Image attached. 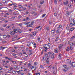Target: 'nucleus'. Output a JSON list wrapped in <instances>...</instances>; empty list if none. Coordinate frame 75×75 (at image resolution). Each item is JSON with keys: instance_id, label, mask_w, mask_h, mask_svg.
Segmentation results:
<instances>
[{"instance_id": "obj_1", "label": "nucleus", "mask_w": 75, "mask_h": 75, "mask_svg": "<svg viewBox=\"0 0 75 75\" xmlns=\"http://www.w3.org/2000/svg\"><path fill=\"white\" fill-rule=\"evenodd\" d=\"M18 29H14L13 30V32L12 33V35H14L15 34V33H18Z\"/></svg>"}, {"instance_id": "obj_2", "label": "nucleus", "mask_w": 75, "mask_h": 75, "mask_svg": "<svg viewBox=\"0 0 75 75\" xmlns=\"http://www.w3.org/2000/svg\"><path fill=\"white\" fill-rule=\"evenodd\" d=\"M30 68H31V69H33V70H34V71H35L37 68V66H31Z\"/></svg>"}, {"instance_id": "obj_3", "label": "nucleus", "mask_w": 75, "mask_h": 75, "mask_svg": "<svg viewBox=\"0 0 75 75\" xmlns=\"http://www.w3.org/2000/svg\"><path fill=\"white\" fill-rule=\"evenodd\" d=\"M45 57H47V60H48V59H49L51 57V56H50V55H49V57L48 56V54H46L45 55Z\"/></svg>"}, {"instance_id": "obj_4", "label": "nucleus", "mask_w": 75, "mask_h": 75, "mask_svg": "<svg viewBox=\"0 0 75 75\" xmlns=\"http://www.w3.org/2000/svg\"><path fill=\"white\" fill-rule=\"evenodd\" d=\"M34 23V21H32L31 22V24H29V27H32V25H33V24Z\"/></svg>"}, {"instance_id": "obj_5", "label": "nucleus", "mask_w": 75, "mask_h": 75, "mask_svg": "<svg viewBox=\"0 0 75 75\" xmlns=\"http://www.w3.org/2000/svg\"><path fill=\"white\" fill-rule=\"evenodd\" d=\"M75 43L74 42H73L72 43H70V46H74V45H75Z\"/></svg>"}, {"instance_id": "obj_6", "label": "nucleus", "mask_w": 75, "mask_h": 75, "mask_svg": "<svg viewBox=\"0 0 75 75\" xmlns=\"http://www.w3.org/2000/svg\"><path fill=\"white\" fill-rule=\"evenodd\" d=\"M51 54L52 55L51 56L52 58V59H54V58H55L54 57V56L55 55L54 54V53H52Z\"/></svg>"}, {"instance_id": "obj_7", "label": "nucleus", "mask_w": 75, "mask_h": 75, "mask_svg": "<svg viewBox=\"0 0 75 75\" xmlns=\"http://www.w3.org/2000/svg\"><path fill=\"white\" fill-rule=\"evenodd\" d=\"M62 44H60L59 46V50H61V49L62 48Z\"/></svg>"}, {"instance_id": "obj_8", "label": "nucleus", "mask_w": 75, "mask_h": 75, "mask_svg": "<svg viewBox=\"0 0 75 75\" xmlns=\"http://www.w3.org/2000/svg\"><path fill=\"white\" fill-rule=\"evenodd\" d=\"M64 67L65 68L66 70L68 71V69L67 68V66H66V65H64Z\"/></svg>"}, {"instance_id": "obj_9", "label": "nucleus", "mask_w": 75, "mask_h": 75, "mask_svg": "<svg viewBox=\"0 0 75 75\" xmlns=\"http://www.w3.org/2000/svg\"><path fill=\"white\" fill-rule=\"evenodd\" d=\"M75 25V23L74 24H72V23H71L69 25L70 27H72L73 25Z\"/></svg>"}, {"instance_id": "obj_10", "label": "nucleus", "mask_w": 75, "mask_h": 75, "mask_svg": "<svg viewBox=\"0 0 75 75\" xmlns=\"http://www.w3.org/2000/svg\"><path fill=\"white\" fill-rule=\"evenodd\" d=\"M72 66L73 67H75V62H72Z\"/></svg>"}, {"instance_id": "obj_11", "label": "nucleus", "mask_w": 75, "mask_h": 75, "mask_svg": "<svg viewBox=\"0 0 75 75\" xmlns=\"http://www.w3.org/2000/svg\"><path fill=\"white\" fill-rule=\"evenodd\" d=\"M47 45L49 47L47 48V49H49L50 48V45H51V44L50 43H48Z\"/></svg>"}, {"instance_id": "obj_12", "label": "nucleus", "mask_w": 75, "mask_h": 75, "mask_svg": "<svg viewBox=\"0 0 75 75\" xmlns=\"http://www.w3.org/2000/svg\"><path fill=\"white\" fill-rule=\"evenodd\" d=\"M61 27H62L61 25H59V27H58V29L59 30L60 28H61Z\"/></svg>"}, {"instance_id": "obj_13", "label": "nucleus", "mask_w": 75, "mask_h": 75, "mask_svg": "<svg viewBox=\"0 0 75 75\" xmlns=\"http://www.w3.org/2000/svg\"><path fill=\"white\" fill-rule=\"evenodd\" d=\"M44 48H45V49L46 50H45V52L47 51V49H48V48H47V47H45V46H44L43 47Z\"/></svg>"}, {"instance_id": "obj_14", "label": "nucleus", "mask_w": 75, "mask_h": 75, "mask_svg": "<svg viewBox=\"0 0 75 75\" xmlns=\"http://www.w3.org/2000/svg\"><path fill=\"white\" fill-rule=\"evenodd\" d=\"M74 29H75V28H72L70 29V31H73Z\"/></svg>"}, {"instance_id": "obj_15", "label": "nucleus", "mask_w": 75, "mask_h": 75, "mask_svg": "<svg viewBox=\"0 0 75 75\" xmlns=\"http://www.w3.org/2000/svg\"><path fill=\"white\" fill-rule=\"evenodd\" d=\"M33 44L34 45V47L35 48L36 47V44H35V42H33Z\"/></svg>"}, {"instance_id": "obj_16", "label": "nucleus", "mask_w": 75, "mask_h": 75, "mask_svg": "<svg viewBox=\"0 0 75 75\" xmlns=\"http://www.w3.org/2000/svg\"><path fill=\"white\" fill-rule=\"evenodd\" d=\"M18 24L19 26H21V27H23V26H22V25H23V23H20Z\"/></svg>"}, {"instance_id": "obj_17", "label": "nucleus", "mask_w": 75, "mask_h": 75, "mask_svg": "<svg viewBox=\"0 0 75 75\" xmlns=\"http://www.w3.org/2000/svg\"><path fill=\"white\" fill-rule=\"evenodd\" d=\"M3 38H6V37H7V36L5 35H3Z\"/></svg>"}, {"instance_id": "obj_18", "label": "nucleus", "mask_w": 75, "mask_h": 75, "mask_svg": "<svg viewBox=\"0 0 75 75\" xmlns=\"http://www.w3.org/2000/svg\"><path fill=\"white\" fill-rule=\"evenodd\" d=\"M66 50L67 51H69V46L68 47Z\"/></svg>"}, {"instance_id": "obj_19", "label": "nucleus", "mask_w": 75, "mask_h": 75, "mask_svg": "<svg viewBox=\"0 0 75 75\" xmlns=\"http://www.w3.org/2000/svg\"><path fill=\"white\" fill-rule=\"evenodd\" d=\"M40 2L41 4H42L44 3V1H42V2L41 1Z\"/></svg>"}, {"instance_id": "obj_20", "label": "nucleus", "mask_w": 75, "mask_h": 75, "mask_svg": "<svg viewBox=\"0 0 75 75\" xmlns=\"http://www.w3.org/2000/svg\"><path fill=\"white\" fill-rule=\"evenodd\" d=\"M24 24H25V25H28V23H27V22H26L24 23Z\"/></svg>"}, {"instance_id": "obj_21", "label": "nucleus", "mask_w": 75, "mask_h": 75, "mask_svg": "<svg viewBox=\"0 0 75 75\" xmlns=\"http://www.w3.org/2000/svg\"><path fill=\"white\" fill-rule=\"evenodd\" d=\"M18 6H19V8H23V6H21V5H19Z\"/></svg>"}, {"instance_id": "obj_22", "label": "nucleus", "mask_w": 75, "mask_h": 75, "mask_svg": "<svg viewBox=\"0 0 75 75\" xmlns=\"http://www.w3.org/2000/svg\"><path fill=\"white\" fill-rule=\"evenodd\" d=\"M51 65H52L51 64L50 65V66H47V67H47V68H51V67H50Z\"/></svg>"}, {"instance_id": "obj_23", "label": "nucleus", "mask_w": 75, "mask_h": 75, "mask_svg": "<svg viewBox=\"0 0 75 75\" xmlns=\"http://www.w3.org/2000/svg\"><path fill=\"white\" fill-rule=\"evenodd\" d=\"M35 75H40V73H37L36 74H35Z\"/></svg>"}, {"instance_id": "obj_24", "label": "nucleus", "mask_w": 75, "mask_h": 75, "mask_svg": "<svg viewBox=\"0 0 75 75\" xmlns=\"http://www.w3.org/2000/svg\"><path fill=\"white\" fill-rule=\"evenodd\" d=\"M54 32H55V30H52L51 31V33H54Z\"/></svg>"}, {"instance_id": "obj_25", "label": "nucleus", "mask_w": 75, "mask_h": 75, "mask_svg": "<svg viewBox=\"0 0 75 75\" xmlns=\"http://www.w3.org/2000/svg\"><path fill=\"white\" fill-rule=\"evenodd\" d=\"M54 51L55 52V53H57V52H57V51H58V50H54Z\"/></svg>"}, {"instance_id": "obj_26", "label": "nucleus", "mask_w": 75, "mask_h": 75, "mask_svg": "<svg viewBox=\"0 0 75 75\" xmlns=\"http://www.w3.org/2000/svg\"><path fill=\"white\" fill-rule=\"evenodd\" d=\"M11 2H12V4H9V6H12V5H13V2L11 1Z\"/></svg>"}, {"instance_id": "obj_27", "label": "nucleus", "mask_w": 75, "mask_h": 75, "mask_svg": "<svg viewBox=\"0 0 75 75\" xmlns=\"http://www.w3.org/2000/svg\"><path fill=\"white\" fill-rule=\"evenodd\" d=\"M67 15H69V12L68 11L67 12Z\"/></svg>"}, {"instance_id": "obj_28", "label": "nucleus", "mask_w": 75, "mask_h": 75, "mask_svg": "<svg viewBox=\"0 0 75 75\" xmlns=\"http://www.w3.org/2000/svg\"><path fill=\"white\" fill-rule=\"evenodd\" d=\"M72 46H70V50H72L73 49V47H72Z\"/></svg>"}, {"instance_id": "obj_29", "label": "nucleus", "mask_w": 75, "mask_h": 75, "mask_svg": "<svg viewBox=\"0 0 75 75\" xmlns=\"http://www.w3.org/2000/svg\"><path fill=\"white\" fill-rule=\"evenodd\" d=\"M69 20L70 21H72V18H69Z\"/></svg>"}, {"instance_id": "obj_30", "label": "nucleus", "mask_w": 75, "mask_h": 75, "mask_svg": "<svg viewBox=\"0 0 75 75\" xmlns=\"http://www.w3.org/2000/svg\"><path fill=\"white\" fill-rule=\"evenodd\" d=\"M6 37H8V38H9V37H10V35H8L6 36Z\"/></svg>"}, {"instance_id": "obj_31", "label": "nucleus", "mask_w": 75, "mask_h": 75, "mask_svg": "<svg viewBox=\"0 0 75 75\" xmlns=\"http://www.w3.org/2000/svg\"><path fill=\"white\" fill-rule=\"evenodd\" d=\"M25 20H26V21H27V20H29V18H28V17H27V18H25Z\"/></svg>"}, {"instance_id": "obj_32", "label": "nucleus", "mask_w": 75, "mask_h": 75, "mask_svg": "<svg viewBox=\"0 0 75 75\" xmlns=\"http://www.w3.org/2000/svg\"><path fill=\"white\" fill-rule=\"evenodd\" d=\"M63 71H64V72H66V71L67 70H66V69H63Z\"/></svg>"}, {"instance_id": "obj_33", "label": "nucleus", "mask_w": 75, "mask_h": 75, "mask_svg": "<svg viewBox=\"0 0 75 75\" xmlns=\"http://www.w3.org/2000/svg\"><path fill=\"white\" fill-rule=\"evenodd\" d=\"M13 33V31H10V33L12 35V34Z\"/></svg>"}, {"instance_id": "obj_34", "label": "nucleus", "mask_w": 75, "mask_h": 75, "mask_svg": "<svg viewBox=\"0 0 75 75\" xmlns=\"http://www.w3.org/2000/svg\"><path fill=\"white\" fill-rule=\"evenodd\" d=\"M46 29L47 30H49V29H50V28H49V27H47V28H46Z\"/></svg>"}, {"instance_id": "obj_35", "label": "nucleus", "mask_w": 75, "mask_h": 75, "mask_svg": "<svg viewBox=\"0 0 75 75\" xmlns=\"http://www.w3.org/2000/svg\"><path fill=\"white\" fill-rule=\"evenodd\" d=\"M66 1V3L67 5V6H68L67 5L68 4V1Z\"/></svg>"}, {"instance_id": "obj_36", "label": "nucleus", "mask_w": 75, "mask_h": 75, "mask_svg": "<svg viewBox=\"0 0 75 75\" xmlns=\"http://www.w3.org/2000/svg\"><path fill=\"white\" fill-rule=\"evenodd\" d=\"M12 62H13V64H16V62L15 61H12Z\"/></svg>"}, {"instance_id": "obj_37", "label": "nucleus", "mask_w": 75, "mask_h": 75, "mask_svg": "<svg viewBox=\"0 0 75 75\" xmlns=\"http://www.w3.org/2000/svg\"><path fill=\"white\" fill-rule=\"evenodd\" d=\"M54 3H55V4H57V0H54Z\"/></svg>"}, {"instance_id": "obj_38", "label": "nucleus", "mask_w": 75, "mask_h": 75, "mask_svg": "<svg viewBox=\"0 0 75 75\" xmlns=\"http://www.w3.org/2000/svg\"><path fill=\"white\" fill-rule=\"evenodd\" d=\"M16 72H17V73L18 74H18H20L21 73V72H20V71H16Z\"/></svg>"}, {"instance_id": "obj_39", "label": "nucleus", "mask_w": 75, "mask_h": 75, "mask_svg": "<svg viewBox=\"0 0 75 75\" xmlns=\"http://www.w3.org/2000/svg\"><path fill=\"white\" fill-rule=\"evenodd\" d=\"M37 40L38 41H40V37H38V38Z\"/></svg>"}, {"instance_id": "obj_40", "label": "nucleus", "mask_w": 75, "mask_h": 75, "mask_svg": "<svg viewBox=\"0 0 75 75\" xmlns=\"http://www.w3.org/2000/svg\"><path fill=\"white\" fill-rule=\"evenodd\" d=\"M61 54H59V58H61Z\"/></svg>"}, {"instance_id": "obj_41", "label": "nucleus", "mask_w": 75, "mask_h": 75, "mask_svg": "<svg viewBox=\"0 0 75 75\" xmlns=\"http://www.w3.org/2000/svg\"><path fill=\"white\" fill-rule=\"evenodd\" d=\"M15 18V16L11 18V19H12V20H14V19Z\"/></svg>"}, {"instance_id": "obj_42", "label": "nucleus", "mask_w": 75, "mask_h": 75, "mask_svg": "<svg viewBox=\"0 0 75 75\" xmlns=\"http://www.w3.org/2000/svg\"><path fill=\"white\" fill-rule=\"evenodd\" d=\"M45 15H46V14H44L42 16V17H45Z\"/></svg>"}, {"instance_id": "obj_43", "label": "nucleus", "mask_w": 75, "mask_h": 75, "mask_svg": "<svg viewBox=\"0 0 75 75\" xmlns=\"http://www.w3.org/2000/svg\"><path fill=\"white\" fill-rule=\"evenodd\" d=\"M37 64H38V63L37 62H35V63H34V64L35 65H37Z\"/></svg>"}, {"instance_id": "obj_44", "label": "nucleus", "mask_w": 75, "mask_h": 75, "mask_svg": "<svg viewBox=\"0 0 75 75\" xmlns=\"http://www.w3.org/2000/svg\"><path fill=\"white\" fill-rule=\"evenodd\" d=\"M73 23H74V24H75V20H74V19H73Z\"/></svg>"}, {"instance_id": "obj_45", "label": "nucleus", "mask_w": 75, "mask_h": 75, "mask_svg": "<svg viewBox=\"0 0 75 75\" xmlns=\"http://www.w3.org/2000/svg\"><path fill=\"white\" fill-rule=\"evenodd\" d=\"M17 68V66H14V68H15V69H16Z\"/></svg>"}, {"instance_id": "obj_46", "label": "nucleus", "mask_w": 75, "mask_h": 75, "mask_svg": "<svg viewBox=\"0 0 75 75\" xmlns=\"http://www.w3.org/2000/svg\"><path fill=\"white\" fill-rule=\"evenodd\" d=\"M1 50L2 48H3V49H4V48H6V47H3L2 46H1Z\"/></svg>"}, {"instance_id": "obj_47", "label": "nucleus", "mask_w": 75, "mask_h": 75, "mask_svg": "<svg viewBox=\"0 0 75 75\" xmlns=\"http://www.w3.org/2000/svg\"><path fill=\"white\" fill-rule=\"evenodd\" d=\"M56 33L57 34H58V33H59V31H58V30H57L56 31Z\"/></svg>"}, {"instance_id": "obj_48", "label": "nucleus", "mask_w": 75, "mask_h": 75, "mask_svg": "<svg viewBox=\"0 0 75 75\" xmlns=\"http://www.w3.org/2000/svg\"><path fill=\"white\" fill-rule=\"evenodd\" d=\"M18 33H22V31L21 30L18 31Z\"/></svg>"}, {"instance_id": "obj_49", "label": "nucleus", "mask_w": 75, "mask_h": 75, "mask_svg": "<svg viewBox=\"0 0 75 75\" xmlns=\"http://www.w3.org/2000/svg\"><path fill=\"white\" fill-rule=\"evenodd\" d=\"M13 5H14V6H16V5H17V4L15 3H13Z\"/></svg>"}, {"instance_id": "obj_50", "label": "nucleus", "mask_w": 75, "mask_h": 75, "mask_svg": "<svg viewBox=\"0 0 75 75\" xmlns=\"http://www.w3.org/2000/svg\"><path fill=\"white\" fill-rule=\"evenodd\" d=\"M44 53V49L42 51L41 54H42Z\"/></svg>"}, {"instance_id": "obj_51", "label": "nucleus", "mask_w": 75, "mask_h": 75, "mask_svg": "<svg viewBox=\"0 0 75 75\" xmlns=\"http://www.w3.org/2000/svg\"><path fill=\"white\" fill-rule=\"evenodd\" d=\"M2 42L3 44H4V43H6V41H3Z\"/></svg>"}, {"instance_id": "obj_52", "label": "nucleus", "mask_w": 75, "mask_h": 75, "mask_svg": "<svg viewBox=\"0 0 75 75\" xmlns=\"http://www.w3.org/2000/svg\"><path fill=\"white\" fill-rule=\"evenodd\" d=\"M46 61L47 63H48V62H49V61H48V60H46Z\"/></svg>"}, {"instance_id": "obj_53", "label": "nucleus", "mask_w": 75, "mask_h": 75, "mask_svg": "<svg viewBox=\"0 0 75 75\" xmlns=\"http://www.w3.org/2000/svg\"><path fill=\"white\" fill-rule=\"evenodd\" d=\"M48 54L49 55H51V52H48Z\"/></svg>"}, {"instance_id": "obj_54", "label": "nucleus", "mask_w": 75, "mask_h": 75, "mask_svg": "<svg viewBox=\"0 0 75 75\" xmlns=\"http://www.w3.org/2000/svg\"><path fill=\"white\" fill-rule=\"evenodd\" d=\"M10 26H8L7 27H6V28H7V29H8L9 28H10Z\"/></svg>"}, {"instance_id": "obj_55", "label": "nucleus", "mask_w": 75, "mask_h": 75, "mask_svg": "<svg viewBox=\"0 0 75 75\" xmlns=\"http://www.w3.org/2000/svg\"><path fill=\"white\" fill-rule=\"evenodd\" d=\"M25 57H26H26H28V55H27V54H26L25 55Z\"/></svg>"}, {"instance_id": "obj_56", "label": "nucleus", "mask_w": 75, "mask_h": 75, "mask_svg": "<svg viewBox=\"0 0 75 75\" xmlns=\"http://www.w3.org/2000/svg\"><path fill=\"white\" fill-rule=\"evenodd\" d=\"M28 67H30V66H31V64L29 63V64H28Z\"/></svg>"}, {"instance_id": "obj_57", "label": "nucleus", "mask_w": 75, "mask_h": 75, "mask_svg": "<svg viewBox=\"0 0 75 75\" xmlns=\"http://www.w3.org/2000/svg\"><path fill=\"white\" fill-rule=\"evenodd\" d=\"M51 23H52V22H51V21H49V24H51Z\"/></svg>"}, {"instance_id": "obj_58", "label": "nucleus", "mask_w": 75, "mask_h": 75, "mask_svg": "<svg viewBox=\"0 0 75 75\" xmlns=\"http://www.w3.org/2000/svg\"><path fill=\"white\" fill-rule=\"evenodd\" d=\"M33 54L32 52H30L29 53V55H31V54Z\"/></svg>"}, {"instance_id": "obj_59", "label": "nucleus", "mask_w": 75, "mask_h": 75, "mask_svg": "<svg viewBox=\"0 0 75 75\" xmlns=\"http://www.w3.org/2000/svg\"><path fill=\"white\" fill-rule=\"evenodd\" d=\"M54 16H57V13H55L54 14Z\"/></svg>"}, {"instance_id": "obj_60", "label": "nucleus", "mask_w": 75, "mask_h": 75, "mask_svg": "<svg viewBox=\"0 0 75 75\" xmlns=\"http://www.w3.org/2000/svg\"><path fill=\"white\" fill-rule=\"evenodd\" d=\"M36 33H34L33 34V35H36Z\"/></svg>"}, {"instance_id": "obj_61", "label": "nucleus", "mask_w": 75, "mask_h": 75, "mask_svg": "<svg viewBox=\"0 0 75 75\" xmlns=\"http://www.w3.org/2000/svg\"><path fill=\"white\" fill-rule=\"evenodd\" d=\"M69 65H71V66H72V63H69Z\"/></svg>"}, {"instance_id": "obj_62", "label": "nucleus", "mask_w": 75, "mask_h": 75, "mask_svg": "<svg viewBox=\"0 0 75 75\" xmlns=\"http://www.w3.org/2000/svg\"><path fill=\"white\" fill-rule=\"evenodd\" d=\"M13 56H16V54H13Z\"/></svg>"}, {"instance_id": "obj_63", "label": "nucleus", "mask_w": 75, "mask_h": 75, "mask_svg": "<svg viewBox=\"0 0 75 75\" xmlns=\"http://www.w3.org/2000/svg\"><path fill=\"white\" fill-rule=\"evenodd\" d=\"M24 48V47L23 46H21V48Z\"/></svg>"}, {"instance_id": "obj_64", "label": "nucleus", "mask_w": 75, "mask_h": 75, "mask_svg": "<svg viewBox=\"0 0 75 75\" xmlns=\"http://www.w3.org/2000/svg\"><path fill=\"white\" fill-rule=\"evenodd\" d=\"M12 52H15V50H12Z\"/></svg>"}]
</instances>
